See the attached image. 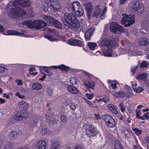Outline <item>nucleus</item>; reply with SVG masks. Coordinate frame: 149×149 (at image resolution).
<instances>
[{
    "mask_svg": "<svg viewBox=\"0 0 149 149\" xmlns=\"http://www.w3.org/2000/svg\"><path fill=\"white\" fill-rule=\"evenodd\" d=\"M123 133L124 134V136L125 138L128 139L131 138L132 135L128 130L127 129L124 130H123Z\"/></svg>",
    "mask_w": 149,
    "mask_h": 149,
    "instance_id": "nucleus-24",
    "label": "nucleus"
},
{
    "mask_svg": "<svg viewBox=\"0 0 149 149\" xmlns=\"http://www.w3.org/2000/svg\"><path fill=\"white\" fill-rule=\"evenodd\" d=\"M7 69L6 68L0 66V73H4L6 70L7 71Z\"/></svg>",
    "mask_w": 149,
    "mask_h": 149,
    "instance_id": "nucleus-51",
    "label": "nucleus"
},
{
    "mask_svg": "<svg viewBox=\"0 0 149 149\" xmlns=\"http://www.w3.org/2000/svg\"><path fill=\"white\" fill-rule=\"evenodd\" d=\"M35 149H46V143L43 141H39L36 143Z\"/></svg>",
    "mask_w": 149,
    "mask_h": 149,
    "instance_id": "nucleus-13",
    "label": "nucleus"
},
{
    "mask_svg": "<svg viewBox=\"0 0 149 149\" xmlns=\"http://www.w3.org/2000/svg\"><path fill=\"white\" fill-rule=\"evenodd\" d=\"M75 149H83V148L81 146L78 145L75 147Z\"/></svg>",
    "mask_w": 149,
    "mask_h": 149,
    "instance_id": "nucleus-61",
    "label": "nucleus"
},
{
    "mask_svg": "<svg viewBox=\"0 0 149 149\" xmlns=\"http://www.w3.org/2000/svg\"><path fill=\"white\" fill-rule=\"evenodd\" d=\"M149 44V39L146 38H141L139 42V44L140 46H147Z\"/></svg>",
    "mask_w": 149,
    "mask_h": 149,
    "instance_id": "nucleus-15",
    "label": "nucleus"
},
{
    "mask_svg": "<svg viewBox=\"0 0 149 149\" xmlns=\"http://www.w3.org/2000/svg\"><path fill=\"white\" fill-rule=\"evenodd\" d=\"M60 146L56 142H53L52 143L51 149H60Z\"/></svg>",
    "mask_w": 149,
    "mask_h": 149,
    "instance_id": "nucleus-32",
    "label": "nucleus"
},
{
    "mask_svg": "<svg viewBox=\"0 0 149 149\" xmlns=\"http://www.w3.org/2000/svg\"><path fill=\"white\" fill-rule=\"evenodd\" d=\"M17 133L16 132L11 131L9 135V137L10 139H13L17 135Z\"/></svg>",
    "mask_w": 149,
    "mask_h": 149,
    "instance_id": "nucleus-38",
    "label": "nucleus"
},
{
    "mask_svg": "<svg viewBox=\"0 0 149 149\" xmlns=\"http://www.w3.org/2000/svg\"><path fill=\"white\" fill-rule=\"evenodd\" d=\"M137 68L136 66H135L133 68H132L131 69V71L132 72L133 74H134L135 73V71Z\"/></svg>",
    "mask_w": 149,
    "mask_h": 149,
    "instance_id": "nucleus-58",
    "label": "nucleus"
},
{
    "mask_svg": "<svg viewBox=\"0 0 149 149\" xmlns=\"http://www.w3.org/2000/svg\"><path fill=\"white\" fill-rule=\"evenodd\" d=\"M101 9L98 6H96L93 9V16L95 18H97L100 15Z\"/></svg>",
    "mask_w": 149,
    "mask_h": 149,
    "instance_id": "nucleus-18",
    "label": "nucleus"
},
{
    "mask_svg": "<svg viewBox=\"0 0 149 149\" xmlns=\"http://www.w3.org/2000/svg\"><path fill=\"white\" fill-rule=\"evenodd\" d=\"M70 107L71 109L74 111L77 106L76 104H75L74 103H71L70 104Z\"/></svg>",
    "mask_w": 149,
    "mask_h": 149,
    "instance_id": "nucleus-44",
    "label": "nucleus"
},
{
    "mask_svg": "<svg viewBox=\"0 0 149 149\" xmlns=\"http://www.w3.org/2000/svg\"><path fill=\"white\" fill-rule=\"evenodd\" d=\"M84 5L88 12L89 13L91 12V10L93 8V5L90 2H85L84 3Z\"/></svg>",
    "mask_w": 149,
    "mask_h": 149,
    "instance_id": "nucleus-21",
    "label": "nucleus"
},
{
    "mask_svg": "<svg viewBox=\"0 0 149 149\" xmlns=\"http://www.w3.org/2000/svg\"><path fill=\"white\" fill-rule=\"evenodd\" d=\"M147 77V74L146 73H144L139 75L136 77V79L139 81L142 80H145L146 79Z\"/></svg>",
    "mask_w": 149,
    "mask_h": 149,
    "instance_id": "nucleus-25",
    "label": "nucleus"
},
{
    "mask_svg": "<svg viewBox=\"0 0 149 149\" xmlns=\"http://www.w3.org/2000/svg\"><path fill=\"white\" fill-rule=\"evenodd\" d=\"M144 24H146L148 26H149V20H146L144 22Z\"/></svg>",
    "mask_w": 149,
    "mask_h": 149,
    "instance_id": "nucleus-64",
    "label": "nucleus"
},
{
    "mask_svg": "<svg viewBox=\"0 0 149 149\" xmlns=\"http://www.w3.org/2000/svg\"><path fill=\"white\" fill-rule=\"evenodd\" d=\"M56 21V20L54 19L53 17H52L49 22L50 24L54 25Z\"/></svg>",
    "mask_w": 149,
    "mask_h": 149,
    "instance_id": "nucleus-53",
    "label": "nucleus"
},
{
    "mask_svg": "<svg viewBox=\"0 0 149 149\" xmlns=\"http://www.w3.org/2000/svg\"><path fill=\"white\" fill-rule=\"evenodd\" d=\"M104 120L108 127L113 128L115 127V121L112 117L109 115L107 114L105 116Z\"/></svg>",
    "mask_w": 149,
    "mask_h": 149,
    "instance_id": "nucleus-9",
    "label": "nucleus"
},
{
    "mask_svg": "<svg viewBox=\"0 0 149 149\" xmlns=\"http://www.w3.org/2000/svg\"><path fill=\"white\" fill-rule=\"evenodd\" d=\"M127 0H120V3L121 5L123 4L126 2Z\"/></svg>",
    "mask_w": 149,
    "mask_h": 149,
    "instance_id": "nucleus-62",
    "label": "nucleus"
},
{
    "mask_svg": "<svg viewBox=\"0 0 149 149\" xmlns=\"http://www.w3.org/2000/svg\"><path fill=\"white\" fill-rule=\"evenodd\" d=\"M83 127L86 130L87 135L89 137L95 136L99 133L96 127L91 125L84 124Z\"/></svg>",
    "mask_w": 149,
    "mask_h": 149,
    "instance_id": "nucleus-4",
    "label": "nucleus"
},
{
    "mask_svg": "<svg viewBox=\"0 0 149 149\" xmlns=\"http://www.w3.org/2000/svg\"><path fill=\"white\" fill-rule=\"evenodd\" d=\"M118 83L116 81H113L112 82L111 84L110 85V86L112 87L113 89H116L117 88L116 85Z\"/></svg>",
    "mask_w": 149,
    "mask_h": 149,
    "instance_id": "nucleus-45",
    "label": "nucleus"
},
{
    "mask_svg": "<svg viewBox=\"0 0 149 149\" xmlns=\"http://www.w3.org/2000/svg\"><path fill=\"white\" fill-rule=\"evenodd\" d=\"M24 118L23 116L20 115L19 114L15 115L14 117V118L17 120H22Z\"/></svg>",
    "mask_w": 149,
    "mask_h": 149,
    "instance_id": "nucleus-34",
    "label": "nucleus"
},
{
    "mask_svg": "<svg viewBox=\"0 0 149 149\" xmlns=\"http://www.w3.org/2000/svg\"><path fill=\"white\" fill-rule=\"evenodd\" d=\"M83 11L82 8H79L74 13L76 16L80 17L83 15Z\"/></svg>",
    "mask_w": 149,
    "mask_h": 149,
    "instance_id": "nucleus-23",
    "label": "nucleus"
},
{
    "mask_svg": "<svg viewBox=\"0 0 149 149\" xmlns=\"http://www.w3.org/2000/svg\"><path fill=\"white\" fill-rule=\"evenodd\" d=\"M43 18L47 22H49L50 19L52 18V17L47 15H44L43 16Z\"/></svg>",
    "mask_w": 149,
    "mask_h": 149,
    "instance_id": "nucleus-46",
    "label": "nucleus"
},
{
    "mask_svg": "<svg viewBox=\"0 0 149 149\" xmlns=\"http://www.w3.org/2000/svg\"><path fill=\"white\" fill-rule=\"evenodd\" d=\"M23 23L24 25H27L29 28H35L39 29L47 25L46 23L43 21L40 20H35L33 22L30 21H26Z\"/></svg>",
    "mask_w": 149,
    "mask_h": 149,
    "instance_id": "nucleus-3",
    "label": "nucleus"
},
{
    "mask_svg": "<svg viewBox=\"0 0 149 149\" xmlns=\"http://www.w3.org/2000/svg\"><path fill=\"white\" fill-rule=\"evenodd\" d=\"M7 34L8 35H17L19 36H22L24 35V33H20L17 31L9 30L7 31Z\"/></svg>",
    "mask_w": 149,
    "mask_h": 149,
    "instance_id": "nucleus-22",
    "label": "nucleus"
},
{
    "mask_svg": "<svg viewBox=\"0 0 149 149\" xmlns=\"http://www.w3.org/2000/svg\"><path fill=\"white\" fill-rule=\"evenodd\" d=\"M80 3L78 1L73 2L71 4L69 5L67 8L69 11L74 12L80 7Z\"/></svg>",
    "mask_w": 149,
    "mask_h": 149,
    "instance_id": "nucleus-11",
    "label": "nucleus"
},
{
    "mask_svg": "<svg viewBox=\"0 0 149 149\" xmlns=\"http://www.w3.org/2000/svg\"><path fill=\"white\" fill-rule=\"evenodd\" d=\"M30 105L29 104L26 103L25 105L23 106L22 108L23 110H24V111H26L27 109L29 107Z\"/></svg>",
    "mask_w": 149,
    "mask_h": 149,
    "instance_id": "nucleus-56",
    "label": "nucleus"
},
{
    "mask_svg": "<svg viewBox=\"0 0 149 149\" xmlns=\"http://www.w3.org/2000/svg\"><path fill=\"white\" fill-rule=\"evenodd\" d=\"M61 121L63 123H65L67 122V118L64 115L61 116Z\"/></svg>",
    "mask_w": 149,
    "mask_h": 149,
    "instance_id": "nucleus-50",
    "label": "nucleus"
},
{
    "mask_svg": "<svg viewBox=\"0 0 149 149\" xmlns=\"http://www.w3.org/2000/svg\"><path fill=\"white\" fill-rule=\"evenodd\" d=\"M57 67L58 68L61 69V70H64L66 72L68 71L69 69V68L66 66L64 65H61L60 66H57Z\"/></svg>",
    "mask_w": 149,
    "mask_h": 149,
    "instance_id": "nucleus-28",
    "label": "nucleus"
},
{
    "mask_svg": "<svg viewBox=\"0 0 149 149\" xmlns=\"http://www.w3.org/2000/svg\"><path fill=\"white\" fill-rule=\"evenodd\" d=\"M118 41L117 39L104 38L102 37L99 43L102 47L101 50L103 55L106 56H111L112 52V48L113 47L118 46Z\"/></svg>",
    "mask_w": 149,
    "mask_h": 149,
    "instance_id": "nucleus-2",
    "label": "nucleus"
},
{
    "mask_svg": "<svg viewBox=\"0 0 149 149\" xmlns=\"http://www.w3.org/2000/svg\"><path fill=\"white\" fill-rule=\"evenodd\" d=\"M61 19L65 25V22L70 23L77 19H76V16L73 14H69L66 13L64 14L63 18H62Z\"/></svg>",
    "mask_w": 149,
    "mask_h": 149,
    "instance_id": "nucleus-8",
    "label": "nucleus"
},
{
    "mask_svg": "<svg viewBox=\"0 0 149 149\" xmlns=\"http://www.w3.org/2000/svg\"><path fill=\"white\" fill-rule=\"evenodd\" d=\"M41 84L39 83H35L32 85V88L33 90H38L42 88Z\"/></svg>",
    "mask_w": 149,
    "mask_h": 149,
    "instance_id": "nucleus-29",
    "label": "nucleus"
},
{
    "mask_svg": "<svg viewBox=\"0 0 149 149\" xmlns=\"http://www.w3.org/2000/svg\"><path fill=\"white\" fill-rule=\"evenodd\" d=\"M46 93L49 96H52L53 94V90L50 88H47L46 89Z\"/></svg>",
    "mask_w": 149,
    "mask_h": 149,
    "instance_id": "nucleus-40",
    "label": "nucleus"
},
{
    "mask_svg": "<svg viewBox=\"0 0 149 149\" xmlns=\"http://www.w3.org/2000/svg\"><path fill=\"white\" fill-rule=\"evenodd\" d=\"M26 104V102L23 100H22L19 103V106L20 108H22Z\"/></svg>",
    "mask_w": 149,
    "mask_h": 149,
    "instance_id": "nucleus-49",
    "label": "nucleus"
},
{
    "mask_svg": "<svg viewBox=\"0 0 149 149\" xmlns=\"http://www.w3.org/2000/svg\"><path fill=\"white\" fill-rule=\"evenodd\" d=\"M107 7H105L104 8L103 11L102 13H101L100 17L101 18V19H103L104 18V17L105 16V14L106 13V12L107 10Z\"/></svg>",
    "mask_w": 149,
    "mask_h": 149,
    "instance_id": "nucleus-42",
    "label": "nucleus"
},
{
    "mask_svg": "<svg viewBox=\"0 0 149 149\" xmlns=\"http://www.w3.org/2000/svg\"><path fill=\"white\" fill-rule=\"evenodd\" d=\"M45 37L51 41H55L57 40V39L52 37L51 35H45Z\"/></svg>",
    "mask_w": 149,
    "mask_h": 149,
    "instance_id": "nucleus-41",
    "label": "nucleus"
},
{
    "mask_svg": "<svg viewBox=\"0 0 149 149\" xmlns=\"http://www.w3.org/2000/svg\"><path fill=\"white\" fill-rule=\"evenodd\" d=\"M108 109L113 113L117 115L118 113L115 107L112 104H109L107 105Z\"/></svg>",
    "mask_w": 149,
    "mask_h": 149,
    "instance_id": "nucleus-19",
    "label": "nucleus"
},
{
    "mask_svg": "<svg viewBox=\"0 0 149 149\" xmlns=\"http://www.w3.org/2000/svg\"><path fill=\"white\" fill-rule=\"evenodd\" d=\"M145 116L148 119H149V113L148 112H147L145 114Z\"/></svg>",
    "mask_w": 149,
    "mask_h": 149,
    "instance_id": "nucleus-63",
    "label": "nucleus"
},
{
    "mask_svg": "<svg viewBox=\"0 0 149 149\" xmlns=\"http://www.w3.org/2000/svg\"><path fill=\"white\" fill-rule=\"evenodd\" d=\"M132 130L134 131L135 133L137 136H139L142 132L141 130L137 128H132Z\"/></svg>",
    "mask_w": 149,
    "mask_h": 149,
    "instance_id": "nucleus-37",
    "label": "nucleus"
},
{
    "mask_svg": "<svg viewBox=\"0 0 149 149\" xmlns=\"http://www.w3.org/2000/svg\"><path fill=\"white\" fill-rule=\"evenodd\" d=\"M118 105L121 111L122 112L124 113L125 111V109L124 107H123V103H121L119 104Z\"/></svg>",
    "mask_w": 149,
    "mask_h": 149,
    "instance_id": "nucleus-48",
    "label": "nucleus"
},
{
    "mask_svg": "<svg viewBox=\"0 0 149 149\" xmlns=\"http://www.w3.org/2000/svg\"><path fill=\"white\" fill-rule=\"evenodd\" d=\"M46 68L47 69V68L46 67H42V68L41 69L42 70L40 69V71L42 73H43V71H45L47 73L46 74L48 76H50L52 75V72L46 69Z\"/></svg>",
    "mask_w": 149,
    "mask_h": 149,
    "instance_id": "nucleus-26",
    "label": "nucleus"
},
{
    "mask_svg": "<svg viewBox=\"0 0 149 149\" xmlns=\"http://www.w3.org/2000/svg\"><path fill=\"white\" fill-rule=\"evenodd\" d=\"M30 5V2L26 0H17L15 1L12 4L14 8L10 9L8 14L13 18L22 17L26 13V12L22 9L20 7H25L29 6Z\"/></svg>",
    "mask_w": 149,
    "mask_h": 149,
    "instance_id": "nucleus-1",
    "label": "nucleus"
},
{
    "mask_svg": "<svg viewBox=\"0 0 149 149\" xmlns=\"http://www.w3.org/2000/svg\"><path fill=\"white\" fill-rule=\"evenodd\" d=\"M3 97H6L7 99H8L10 97V96L8 94L5 93L3 94Z\"/></svg>",
    "mask_w": 149,
    "mask_h": 149,
    "instance_id": "nucleus-60",
    "label": "nucleus"
},
{
    "mask_svg": "<svg viewBox=\"0 0 149 149\" xmlns=\"http://www.w3.org/2000/svg\"><path fill=\"white\" fill-rule=\"evenodd\" d=\"M54 25L58 29H61L62 28L61 24L57 20L56 21Z\"/></svg>",
    "mask_w": 149,
    "mask_h": 149,
    "instance_id": "nucleus-43",
    "label": "nucleus"
},
{
    "mask_svg": "<svg viewBox=\"0 0 149 149\" xmlns=\"http://www.w3.org/2000/svg\"><path fill=\"white\" fill-rule=\"evenodd\" d=\"M109 99L107 97H104L102 98V101L105 103H107L109 102Z\"/></svg>",
    "mask_w": 149,
    "mask_h": 149,
    "instance_id": "nucleus-54",
    "label": "nucleus"
},
{
    "mask_svg": "<svg viewBox=\"0 0 149 149\" xmlns=\"http://www.w3.org/2000/svg\"><path fill=\"white\" fill-rule=\"evenodd\" d=\"M79 27L80 29L83 32L87 28V24L86 21L83 19H80V23H79Z\"/></svg>",
    "mask_w": 149,
    "mask_h": 149,
    "instance_id": "nucleus-16",
    "label": "nucleus"
},
{
    "mask_svg": "<svg viewBox=\"0 0 149 149\" xmlns=\"http://www.w3.org/2000/svg\"><path fill=\"white\" fill-rule=\"evenodd\" d=\"M111 31L115 33H118L119 32L123 33L124 30L123 27L120 25L116 22H113L111 23L110 27Z\"/></svg>",
    "mask_w": 149,
    "mask_h": 149,
    "instance_id": "nucleus-7",
    "label": "nucleus"
},
{
    "mask_svg": "<svg viewBox=\"0 0 149 149\" xmlns=\"http://www.w3.org/2000/svg\"><path fill=\"white\" fill-rule=\"evenodd\" d=\"M67 89L68 91L72 93L77 94L79 93L77 89L73 86H68Z\"/></svg>",
    "mask_w": 149,
    "mask_h": 149,
    "instance_id": "nucleus-20",
    "label": "nucleus"
},
{
    "mask_svg": "<svg viewBox=\"0 0 149 149\" xmlns=\"http://www.w3.org/2000/svg\"><path fill=\"white\" fill-rule=\"evenodd\" d=\"M122 24H124V26L127 27L132 25L135 22L134 15H133L129 16L125 13L122 14Z\"/></svg>",
    "mask_w": 149,
    "mask_h": 149,
    "instance_id": "nucleus-5",
    "label": "nucleus"
},
{
    "mask_svg": "<svg viewBox=\"0 0 149 149\" xmlns=\"http://www.w3.org/2000/svg\"><path fill=\"white\" fill-rule=\"evenodd\" d=\"M117 95L116 97H124L125 94L122 91H120L116 93Z\"/></svg>",
    "mask_w": 149,
    "mask_h": 149,
    "instance_id": "nucleus-47",
    "label": "nucleus"
},
{
    "mask_svg": "<svg viewBox=\"0 0 149 149\" xmlns=\"http://www.w3.org/2000/svg\"><path fill=\"white\" fill-rule=\"evenodd\" d=\"M115 149H123L122 146L118 141H116L115 142Z\"/></svg>",
    "mask_w": 149,
    "mask_h": 149,
    "instance_id": "nucleus-31",
    "label": "nucleus"
},
{
    "mask_svg": "<svg viewBox=\"0 0 149 149\" xmlns=\"http://www.w3.org/2000/svg\"><path fill=\"white\" fill-rule=\"evenodd\" d=\"M95 118L97 120L100 119L101 118L100 116L98 114L95 113L94 114Z\"/></svg>",
    "mask_w": 149,
    "mask_h": 149,
    "instance_id": "nucleus-59",
    "label": "nucleus"
},
{
    "mask_svg": "<svg viewBox=\"0 0 149 149\" xmlns=\"http://www.w3.org/2000/svg\"><path fill=\"white\" fill-rule=\"evenodd\" d=\"M44 31L45 32V33H49L55 32V30L53 29H50L47 27L45 28L44 29Z\"/></svg>",
    "mask_w": 149,
    "mask_h": 149,
    "instance_id": "nucleus-36",
    "label": "nucleus"
},
{
    "mask_svg": "<svg viewBox=\"0 0 149 149\" xmlns=\"http://www.w3.org/2000/svg\"><path fill=\"white\" fill-rule=\"evenodd\" d=\"M87 44L89 48L91 50H94L95 49L97 46V44L96 43L89 42Z\"/></svg>",
    "mask_w": 149,
    "mask_h": 149,
    "instance_id": "nucleus-27",
    "label": "nucleus"
},
{
    "mask_svg": "<svg viewBox=\"0 0 149 149\" xmlns=\"http://www.w3.org/2000/svg\"><path fill=\"white\" fill-rule=\"evenodd\" d=\"M143 90V89L141 87H139L136 88L135 90H134V91L137 93H140L142 92Z\"/></svg>",
    "mask_w": 149,
    "mask_h": 149,
    "instance_id": "nucleus-52",
    "label": "nucleus"
},
{
    "mask_svg": "<svg viewBox=\"0 0 149 149\" xmlns=\"http://www.w3.org/2000/svg\"><path fill=\"white\" fill-rule=\"evenodd\" d=\"M40 132L42 135H43L45 134H49L50 133V131L47 128H44L41 130Z\"/></svg>",
    "mask_w": 149,
    "mask_h": 149,
    "instance_id": "nucleus-30",
    "label": "nucleus"
},
{
    "mask_svg": "<svg viewBox=\"0 0 149 149\" xmlns=\"http://www.w3.org/2000/svg\"><path fill=\"white\" fill-rule=\"evenodd\" d=\"M60 6V4H59L57 5H56V4H52L51 5L50 8L54 11H57L58 10Z\"/></svg>",
    "mask_w": 149,
    "mask_h": 149,
    "instance_id": "nucleus-33",
    "label": "nucleus"
},
{
    "mask_svg": "<svg viewBox=\"0 0 149 149\" xmlns=\"http://www.w3.org/2000/svg\"><path fill=\"white\" fill-rule=\"evenodd\" d=\"M15 82L18 85H21L23 84L22 80H21L16 79L15 80Z\"/></svg>",
    "mask_w": 149,
    "mask_h": 149,
    "instance_id": "nucleus-57",
    "label": "nucleus"
},
{
    "mask_svg": "<svg viewBox=\"0 0 149 149\" xmlns=\"http://www.w3.org/2000/svg\"><path fill=\"white\" fill-rule=\"evenodd\" d=\"M94 31L95 29L93 28L89 29L85 33L84 36L85 38L87 39H89Z\"/></svg>",
    "mask_w": 149,
    "mask_h": 149,
    "instance_id": "nucleus-17",
    "label": "nucleus"
},
{
    "mask_svg": "<svg viewBox=\"0 0 149 149\" xmlns=\"http://www.w3.org/2000/svg\"><path fill=\"white\" fill-rule=\"evenodd\" d=\"M83 84L84 86H85L87 88H91L92 89H94L95 83L90 78L85 80Z\"/></svg>",
    "mask_w": 149,
    "mask_h": 149,
    "instance_id": "nucleus-12",
    "label": "nucleus"
},
{
    "mask_svg": "<svg viewBox=\"0 0 149 149\" xmlns=\"http://www.w3.org/2000/svg\"><path fill=\"white\" fill-rule=\"evenodd\" d=\"M132 9L133 12L142 14L144 11L143 4L139 1H134L132 3Z\"/></svg>",
    "mask_w": 149,
    "mask_h": 149,
    "instance_id": "nucleus-6",
    "label": "nucleus"
},
{
    "mask_svg": "<svg viewBox=\"0 0 149 149\" xmlns=\"http://www.w3.org/2000/svg\"><path fill=\"white\" fill-rule=\"evenodd\" d=\"M68 44L73 46H80L82 44L81 41L79 40L71 39L68 41Z\"/></svg>",
    "mask_w": 149,
    "mask_h": 149,
    "instance_id": "nucleus-14",
    "label": "nucleus"
},
{
    "mask_svg": "<svg viewBox=\"0 0 149 149\" xmlns=\"http://www.w3.org/2000/svg\"><path fill=\"white\" fill-rule=\"evenodd\" d=\"M65 23V25L72 30H77L79 28V23L77 19L70 23Z\"/></svg>",
    "mask_w": 149,
    "mask_h": 149,
    "instance_id": "nucleus-10",
    "label": "nucleus"
},
{
    "mask_svg": "<svg viewBox=\"0 0 149 149\" xmlns=\"http://www.w3.org/2000/svg\"><path fill=\"white\" fill-rule=\"evenodd\" d=\"M46 118L47 120L49 121V123L50 124H55L56 123V122L55 120L53 119L52 118H51L48 115H46Z\"/></svg>",
    "mask_w": 149,
    "mask_h": 149,
    "instance_id": "nucleus-35",
    "label": "nucleus"
},
{
    "mask_svg": "<svg viewBox=\"0 0 149 149\" xmlns=\"http://www.w3.org/2000/svg\"><path fill=\"white\" fill-rule=\"evenodd\" d=\"M149 64V63L146 61H143L141 64V68H146Z\"/></svg>",
    "mask_w": 149,
    "mask_h": 149,
    "instance_id": "nucleus-39",
    "label": "nucleus"
},
{
    "mask_svg": "<svg viewBox=\"0 0 149 149\" xmlns=\"http://www.w3.org/2000/svg\"><path fill=\"white\" fill-rule=\"evenodd\" d=\"M86 96L89 100L91 99L93 97V95L92 94L86 93Z\"/></svg>",
    "mask_w": 149,
    "mask_h": 149,
    "instance_id": "nucleus-55",
    "label": "nucleus"
}]
</instances>
